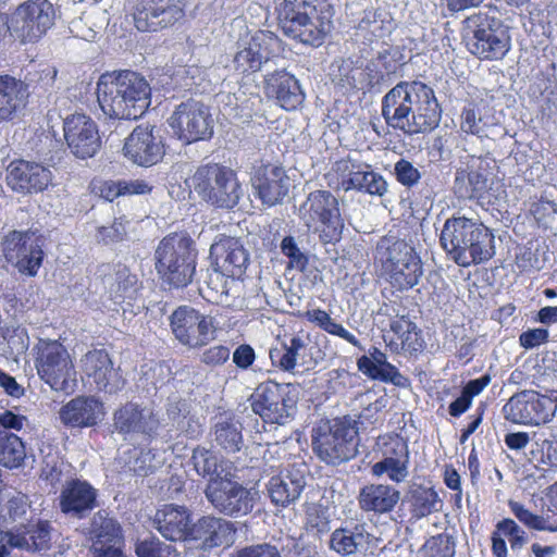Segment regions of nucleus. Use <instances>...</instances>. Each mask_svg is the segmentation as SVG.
Instances as JSON below:
<instances>
[{"mask_svg": "<svg viewBox=\"0 0 557 557\" xmlns=\"http://www.w3.org/2000/svg\"><path fill=\"white\" fill-rule=\"evenodd\" d=\"M385 123L407 135L430 133L442 117V109L431 86L421 81H401L382 98Z\"/></svg>", "mask_w": 557, "mask_h": 557, "instance_id": "obj_1", "label": "nucleus"}, {"mask_svg": "<svg viewBox=\"0 0 557 557\" xmlns=\"http://www.w3.org/2000/svg\"><path fill=\"white\" fill-rule=\"evenodd\" d=\"M97 99L109 117L137 120L150 104V86L144 76L129 70L106 72L97 83Z\"/></svg>", "mask_w": 557, "mask_h": 557, "instance_id": "obj_2", "label": "nucleus"}, {"mask_svg": "<svg viewBox=\"0 0 557 557\" xmlns=\"http://www.w3.org/2000/svg\"><path fill=\"white\" fill-rule=\"evenodd\" d=\"M333 7L326 0H283L277 21L283 33L304 45L320 47L332 28Z\"/></svg>", "mask_w": 557, "mask_h": 557, "instance_id": "obj_3", "label": "nucleus"}, {"mask_svg": "<svg viewBox=\"0 0 557 557\" xmlns=\"http://www.w3.org/2000/svg\"><path fill=\"white\" fill-rule=\"evenodd\" d=\"M440 243L446 253L465 268L484 263L495 255L492 230L465 216L450 218L445 222Z\"/></svg>", "mask_w": 557, "mask_h": 557, "instance_id": "obj_4", "label": "nucleus"}, {"mask_svg": "<svg viewBox=\"0 0 557 557\" xmlns=\"http://www.w3.org/2000/svg\"><path fill=\"white\" fill-rule=\"evenodd\" d=\"M374 263L379 277L397 293L413 288L423 275L419 252L401 238L383 236L376 244Z\"/></svg>", "mask_w": 557, "mask_h": 557, "instance_id": "obj_5", "label": "nucleus"}, {"mask_svg": "<svg viewBox=\"0 0 557 557\" xmlns=\"http://www.w3.org/2000/svg\"><path fill=\"white\" fill-rule=\"evenodd\" d=\"M198 252L186 234L165 235L154 250V269L160 281L171 288L187 287L194 280Z\"/></svg>", "mask_w": 557, "mask_h": 557, "instance_id": "obj_6", "label": "nucleus"}, {"mask_svg": "<svg viewBox=\"0 0 557 557\" xmlns=\"http://www.w3.org/2000/svg\"><path fill=\"white\" fill-rule=\"evenodd\" d=\"M190 182L195 193L215 208L233 209L239 202L242 185L230 166L214 162L199 165Z\"/></svg>", "mask_w": 557, "mask_h": 557, "instance_id": "obj_7", "label": "nucleus"}, {"mask_svg": "<svg viewBox=\"0 0 557 557\" xmlns=\"http://www.w3.org/2000/svg\"><path fill=\"white\" fill-rule=\"evenodd\" d=\"M356 436L357 430L346 419H322L312 429V450L325 463L338 465L356 456Z\"/></svg>", "mask_w": 557, "mask_h": 557, "instance_id": "obj_8", "label": "nucleus"}, {"mask_svg": "<svg viewBox=\"0 0 557 557\" xmlns=\"http://www.w3.org/2000/svg\"><path fill=\"white\" fill-rule=\"evenodd\" d=\"M466 23L472 33L470 51L480 60L504 59L511 47L508 27L488 12L479 11L467 17Z\"/></svg>", "mask_w": 557, "mask_h": 557, "instance_id": "obj_9", "label": "nucleus"}, {"mask_svg": "<svg viewBox=\"0 0 557 557\" xmlns=\"http://www.w3.org/2000/svg\"><path fill=\"white\" fill-rule=\"evenodd\" d=\"M304 208L306 225L318 233L323 244H336L341 240L345 223L338 199L331 191H311Z\"/></svg>", "mask_w": 557, "mask_h": 557, "instance_id": "obj_10", "label": "nucleus"}, {"mask_svg": "<svg viewBox=\"0 0 557 557\" xmlns=\"http://www.w3.org/2000/svg\"><path fill=\"white\" fill-rule=\"evenodd\" d=\"M249 400L252 411L264 422L282 425L293 417L297 396L290 384L268 380L256 387Z\"/></svg>", "mask_w": 557, "mask_h": 557, "instance_id": "obj_11", "label": "nucleus"}, {"mask_svg": "<svg viewBox=\"0 0 557 557\" xmlns=\"http://www.w3.org/2000/svg\"><path fill=\"white\" fill-rule=\"evenodd\" d=\"M55 11L48 0H26L5 22L8 30L22 44L38 41L54 23Z\"/></svg>", "mask_w": 557, "mask_h": 557, "instance_id": "obj_12", "label": "nucleus"}, {"mask_svg": "<svg viewBox=\"0 0 557 557\" xmlns=\"http://www.w3.org/2000/svg\"><path fill=\"white\" fill-rule=\"evenodd\" d=\"M1 256L22 275L34 277L42 265V242L29 231H11L0 242Z\"/></svg>", "mask_w": 557, "mask_h": 557, "instance_id": "obj_13", "label": "nucleus"}, {"mask_svg": "<svg viewBox=\"0 0 557 557\" xmlns=\"http://www.w3.org/2000/svg\"><path fill=\"white\" fill-rule=\"evenodd\" d=\"M557 405L549 396L525 389L513 394L503 407L507 421L515 424L539 426L550 422Z\"/></svg>", "mask_w": 557, "mask_h": 557, "instance_id": "obj_14", "label": "nucleus"}, {"mask_svg": "<svg viewBox=\"0 0 557 557\" xmlns=\"http://www.w3.org/2000/svg\"><path fill=\"white\" fill-rule=\"evenodd\" d=\"M185 0H133L131 15L141 33L171 28L185 16Z\"/></svg>", "mask_w": 557, "mask_h": 557, "instance_id": "obj_15", "label": "nucleus"}, {"mask_svg": "<svg viewBox=\"0 0 557 557\" xmlns=\"http://www.w3.org/2000/svg\"><path fill=\"white\" fill-rule=\"evenodd\" d=\"M170 326L175 338L189 348H201L216 337L218 327L212 317L190 306H180L170 315Z\"/></svg>", "mask_w": 557, "mask_h": 557, "instance_id": "obj_16", "label": "nucleus"}, {"mask_svg": "<svg viewBox=\"0 0 557 557\" xmlns=\"http://www.w3.org/2000/svg\"><path fill=\"white\" fill-rule=\"evenodd\" d=\"M169 124L178 139L186 144L206 140L213 135V119L209 109L194 99L180 103Z\"/></svg>", "mask_w": 557, "mask_h": 557, "instance_id": "obj_17", "label": "nucleus"}, {"mask_svg": "<svg viewBox=\"0 0 557 557\" xmlns=\"http://www.w3.org/2000/svg\"><path fill=\"white\" fill-rule=\"evenodd\" d=\"M205 494L208 502L225 516L242 517L253 509L252 490L227 475L208 482Z\"/></svg>", "mask_w": 557, "mask_h": 557, "instance_id": "obj_18", "label": "nucleus"}, {"mask_svg": "<svg viewBox=\"0 0 557 557\" xmlns=\"http://www.w3.org/2000/svg\"><path fill=\"white\" fill-rule=\"evenodd\" d=\"M63 136L70 151L78 159L92 158L101 148L97 123L85 113H73L63 121Z\"/></svg>", "mask_w": 557, "mask_h": 557, "instance_id": "obj_19", "label": "nucleus"}, {"mask_svg": "<svg viewBox=\"0 0 557 557\" xmlns=\"http://www.w3.org/2000/svg\"><path fill=\"white\" fill-rule=\"evenodd\" d=\"M289 181L285 169L272 162L255 165L250 176L255 197L268 207L283 201L289 191Z\"/></svg>", "mask_w": 557, "mask_h": 557, "instance_id": "obj_20", "label": "nucleus"}, {"mask_svg": "<svg viewBox=\"0 0 557 557\" xmlns=\"http://www.w3.org/2000/svg\"><path fill=\"white\" fill-rule=\"evenodd\" d=\"M210 258L215 271L233 280H243L250 264L249 252L243 243L226 235H221L211 245Z\"/></svg>", "mask_w": 557, "mask_h": 557, "instance_id": "obj_21", "label": "nucleus"}, {"mask_svg": "<svg viewBox=\"0 0 557 557\" xmlns=\"http://www.w3.org/2000/svg\"><path fill=\"white\" fill-rule=\"evenodd\" d=\"M153 126L137 125L123 146L124 156L140 166H151L160 162L164 156V144L153 135Z\"/></svg>", "mask_w": 557, "mask_h": 557, "instance_id": "obj_22", "label": "nucleus"}, {"mask_svg": "<svg viewBox=\"0 0 557 557\" xmlns=\"http://www.w3.org/2000/svg\"><path fill=\"white\" fill-rule=\"evenodd\" d=\"M5 180L13 191L33 194L45 190L51 183L52 174L40 163L17 159L8 165Z\"/></svg>", "mask_w": 557, "mask_h": 557, "instance_id": "obj_23", "label": "nucleus"}, {"mask_svg": "<svg viewBox=\"0 0 557 557\" xmlns=\"http://www.w3.org/2000/svg\"><path fill=\"white\" fill-rule=\"evenodd\" d=\"M82 362L83 371L99 392L116 394L124 388L126 381L120 369L113 367L107 350H87Z\"/></svg>", "mask_w": 557, "mask_h": 557, "instance_id": "obj_24", "label": "nucleus"}, {"mask_svg": "<svg viewBox=\"0 0 557 557\" xmlns=\"http://www.w3.org/2000/svg\"><path fill=\"white\" fill-rule=\"evenodd\" d=\"M153 524L168 541H191L195 523H193L190 511L185 506L163 505L156 511Z\"/></svg>", "mask_w": 557, "mask_h": 557, "instance_id": "obj_25", "label": "nucleus"}, {"mask_svg": "<svg viewBox=\"0 0 557 557\" xmlns=\"http://www.w3.org/2000/svg\"><path fill=\"white\" fill-rule=\"evenodd\" d=\"M36 368L39 376L52 389L67 393L70 389L72 360L67 350H37Z\"/></svg>", "mask_w": 557, "mask_h": 557, "instance_id": "obj_26", "label": "nucleus"}, {"mask_svg": "<svg viewBox=\"0 0 557 557\" xmlns=\"http://www.w3.org/2000/svg\"><path fill=\"white\" fill-rule=\"evenodd\" d=\"M263 91L269 99H273L286 111H294L305 101L298 79L285 70L267 74L263 79Z\"/></svg>", "mask_w": 557, "mask_h": 557, "instance_id": "obj_27", "label": "nucleus"}, {"mask_svg": "<svg viewBox=\"0 0 557 557\" xmlns=\"http://www.w3.org/2000/svg\"><path fill=\"white\" fill-rule=\"evenodd\" d=\"M104 414L103 403L95 396L85 395L72 398L59 411V418L65 426L77 429L96 426Z\"/></svg>", "mask_w": 557, "mask_h": 557, "instance_id": "obj_28", "label": "nucleus"}, {"mask_svg": "<svg viewBox=\"0 0 557 557\" xmlns=\"http://www.w3.org/2000/svg\"><path fill=\"white\" fill-rule=\"evenodd\" d=\"M97 490L87 481L72 479L60 494V509L78 519L87 516L97 506Z\"/></svg>", "mask_w": 557, "mask_h": 557, "instance_id": "obj_29", "label": "nucleus"}, {"mask_svg": "<svg viewBox=\"0 0 557 557\" xmlns=\"http://www.w3.org/2000/svg\"><path fill=\"white\" fill-rule=\"evenodd\" d=\"M281 46L280 39L274 35L255 36L247 47L237 51L234 57L235 70L240 74H250L258 72L263 62L272 58L269 48Z\"/></svg>", "mask_w": 557, "mask_h": 557, "instance_id": "obj_30", "label": "nucleus"}, {"mask_svg": "<svg viewBox=\"0 0 557 557\" xmlns=\"http://www.w3.org/2000/svg\"><path fill=\"white\" fill-rule=\"evenodd\" d=\"M236 531L232 521L205 516L195 523L191 541H200L206 548L230 546L234 543Z\"/></svg>", "mask_w": 557, "mask_h": 557, "instance_id": "obj_31", "label": "nucleus"}, {"mask_svg": "<svg viewBox=\"0 0 557 557\" xmlns=\"http://www.w3.org/2000/svg\"><path fill=\"white\" fill-rule=\"evenodd\" d=\"M211 434L216 446L226 454H235L244 446L243 423L233 412H222L215 416Z\"/></svg>", "mask_w": 557, "mask_h": 557, "instance_id": "obj_32", "label": "nucleus"}, {"mask_svg": "<svg viewBox=\"0 0 557 557\" xmlns=\"http://www.w3.org/2000/svg\"><path fill=\"white\" fill-rule=\"evenodd\" d=\"M373 358L362 356L358 359V370L367 377L383 383H391L397 387H407L410 384L408 377L398 369L386 361V355L381 350H373Z\"/></svg>", "mask_w": 557, "mask_h": 557, "instance_id": "obj_33", "label": "nucleus"}, {"mask_svg": "<svg viewBox=\"0 0 557 557\" xmlns=\"http://www.w3.org/2000/svg\"><path fill=\"white\" fill-rule=\"evenodd\" d=\"M114 426L121 434L141 433L151 436L157 432L158 420L146 417L139 405L127 403L114 413Z\"/></svg>", "mask_w": 557, "mask_h": 557, "instance_id": "obj_34", "label": "nucleus"}, {"mask_svg": "<svg viewBox=\"0 0 557 557\" xmlns=\"http://www.w3.org/2000/svg\"><path fill=\"white\" fill-rule=\"evenodd\" d=\"M96 525V521L94 522ZM96 542L92 557H127L124 550V539L116 521L103 518L99 528L94 527Z\"/></svg>", "mask_w": 557, "mask_h": 557, "instance_id": "obj_35", "label": "nucleus"}, {"mask_svg": "<svg viewBox=\"0 0 557 557\" xmlns=\"http://www.w3.org/2000/svg\"><path fill=\"white\" fill-rule=\"evenodd\" d=\"M27 85L10 75H0V120H12L27 102Z\"/></svg>", "mask_w": 557, "mask_h": 557, "instance_id": "obj_36", "label": "nucleus"}, {"mask_svg": "<svg viewBox=\"0 0 557 557\" xmlns=\"http://www.w3.org/2000/svg\"><path fill=\"white\" fill-rule=\"evenodd\" d=\"M454 191L459 198L483 201L488 191L486 170L481 166L476 169L468 166L467 169L457 170Z\"/></svg>", "mask_w": 557, "mask_h": 557, "instance_id": "obj_37", "label": "nucleus"}, {"mask_svg": "<svg viewBox=\"0 0 557 557\" xmlns=\"http://www.w3.org/2000/svg\"><path fill=\"white\" fill-rule=\"evenodd\" d=\"M306 485L304 476L280 473L270 479L267 490L271 502L277 507H287L299 498Z\"/></svg>", "mask_w": 557, "mask_h": 557, "instance_id": "obj_38", "label": "nucleus"}, {"mask_svg": "<svg viewBox=\"0 0 557 557\" xmlns=\"http://www.w3.org/2000/svg\"><path fill=\"white\" fill-rule=\"evenodd\" d=\"M399 496V492L391 485L370 484L361 488L359 505L364 511L386 513L394 509Z\"/></svg>", "mask_w": 557, "mask_h": 557, "instance_id": "obj_39", "label": "nucleus"}, {"mask_svg": "<svg viewBox=\"0 0 557 557\" xmlns=\"http://www.w3.org/2000/svg\"><path fill=\"white\" fill-rule=\"evenodd\" d=\"M386 348H417L422 346L421 331L407 317H397L384 330Z\"/></svg>", "mask_w": 557, "mask_h": 557, "instance_id": "obj_40", "label": "nucleus"}, {"mask_svg": "<svg viewBox=\"0 0 557 557\" xmlns=\"http://www.w3.org/2000/svg\"><path fill=\"white\" fill-rule=\"evenodd\" d=\"M362 164L351 158H341L334 161L323 177L329 188L333 190H352L358 184Z\"/></svg>", "mask_w": 557, "mask_h": 557, "instance_id": "obj_41", "label": "nucleus"}, {"mask_svg": "<svg viewBox=\"0 0 557 557\" xmlns=\"http://www.w3.org/2000/svg\"><path fill=\"white\" fill-rule=\"evenodd\" d=\"M503 536H507L512 550H519L527 542L525 532L515 520L504 518L495 525L492 532V554L494 557H508L507 545Z\"/></svg>", "mask_w": 557, "mask_h": 557, "instance_id": "obj_42", "label": "nucleus"}, {"mask_svg": "<svg viewBox=\"0 0 557 557\" xmlns=\"http://www.w3.org/2000/svg\"><path fill=\"white\" fill-rule=\"evenodd\" d=\"M405 502L409 506L410 520L418 521L441 509L442 500L434 487L417 485L410 488Z\"/></svg>", "mask_w": 557, "mask_h": 557, "instance_id": "obj_43", "label": "nucleus"}, {"mask_svg": "<svg viewBox=\"0 0 557 557\" xmlns=\"http://www.w3.org/2000/svg\"><path fill=\"white\" fill-rule=\"evenodd\" d=\"M380 9H367L356 27L357 36L369 44L377 42L391 34L393 21Z\"/></svg>", "mask_w": 557, "mask_h": 557, "instance_id": "obj_44", "label": "nucleus"}, {"mask_svg": "<svg viewBox=\"0 0 557 557\" xmlns=\"http://www.w3.org/2000/svg\"><path fill=\"white\" fill-rule=\"evenodd\" d=\"M364 543L363 527L337 528L330 536L329 546L342 557L350 556L359 550Z\"/></svg>", "mask_w": 557, "mask_h": 557, "instance_id": "obj_45", "label": "nucleus"}, {"mask_svg": "<svg viewBox=\"0 0 557 557\" xmlns=\"http://www.w3.org/2000/svg\"><path fill=\"white\" fill-rule=\"evenodd\" d=\"M190 463L196 473L202 479H207L208 482L223 478L221 475L223 472V459L210 448L203 446L195 447L190 457Z\"/></svg>", "mask_w": 557, "mask_h": 557, "instance_id": "obj_46", "label": "nucleus"}, {"mask_svg": "<svg viewBox=\"0 0 557 557\" xmlns=\"http://www.w3.org/2000/svg\"><path fill=\"white\" fill-rule=\"evenodd\" d=\"M26 458V447L22 438L0 430V466L15 469L23 465Z\"/></svg>", "mask_w": 557, "mask_h": 557, "instance_id": "obj_47", "label": "nucleus"}, {"mask_svg": "<svg viewBox=\"0 0 557 557\" xmlns=\"http://www.w3.org/2000/svg\"><path fill=\"white\" fill-rule=\"evenodd\" d=\"M114 283L111 287L114 298L119 302L125 299H135L143 285L137 274L132 273L131 269L123 263H117L114 268Z\"/></svg>", "mask_w": 557, "mask_h": 557, "instance_id": "obj_48", "label": "nucleus"}, {"mask_svg": "<svg viewBox=\"0 0 557 557\" xmlns=\"http://www.w3.org/2000/svg\"><path fill=\"white\" fill-rule=\"evenodd\" d=\"M50 524L48 521H38L23 525L17 534V545L28 549L42 550L49 547Z\"/></svg>", "mask_w": 557, "mask_h": 557, "instance_id": "obj_49", "label": "nucleus"}, {"mask_svg": "<svg viewBox=\"0 0 557 557\" xmlns=\"http://www.w3.org/2000/svg\"><path fill=\"white\" fill-rule=\"evenodd\" d=\"M530 461L542 470L557 468V436L535 441L530 450Z\"/></svg>", "mask_w": 557, "mask_h": 557, "instance_id": "obj_50", "label": "nucleus"}, {"mask_svg": "<svg viewBox=\"0 0 557 557\" xmlns=\"http://www.w3.org/2000/svg\"><path fill=\"white\" fill-rule=\"evenodd\" d=\"M376 445L383 458L410 460L408 440L398 433L391 432L379 436Z\"/></svg>", "mask_w": 557, "mask_h": 557, "instance_id": "obj_51", "label": "nucleus"}, {"mask_svg": "<svg viewBox=\"0 0 557 557\" xmlns=\"http://www.w3.org/2000/svg\"><path fill=\"white\" fill-rule=\"evenodd\" d=\"M420 557H455L456 542L448 533L430 536L419 549Z\"/></svg>", "mask_w": 557, "mask_h": 557, "instance_id": "obj_52", "label": "nucleus"}, {"mask_svg": "<svg viewBox=\"0 0 557 557\" xmlns=\"http://www.w3.org/2000/svg\"><path fill=\"white\" fill-rule=\"evenodd\" d=\"M508 506L515 517L527 528L535 531H548V532H557V523L549 522L548 519L543 516L533 513L529 509H527L521 503L510 500Z\"/></svg>", "mask_w": 557, "mask_h": 557, "instance_id": "obj_53", "label": "nucleus"}, {"mask_svg": "<svg viewBox=\"0 0 557 557\" xmlns=\"http://www.w3.org/2000/svg\"><path fill=\"white\" fill-rule=\"evenodd\" d=\"M410 460L383 458L371 467V473L374 476L387 474L388 479L395 483L403 482L408 476V467Z\"/></svg>", "mask_w": 557, "mask_h": 557, "instance_id": "obj_54", "label": "nucleus"}, {"mask_svg": "<svg viewBox=\"0 0 557 557\" xmlns=\"http://www.w3.org/2000/svg\"><path fill=\"white\" fill-rule=\"evenodd\" d=\"M305 529L308 533L321 536L330 531L327 509L320 504H311L305 511Z\"/></svg>", "mask_w": 557, "mask_h": 557, "instance_id": "obj_55", "label": "nucleus"}, {"mask_svg": "<svg viewBox=\"0 0 557 557\" xmlns=\"http://www.w3.org/2000/svg\"><path fill=\"white\" fill-rule=\"evenodd\" d=\"M370 165H362L358 184L354 190L362 191L372 196H383L387 191V182L382 174L369 170Z\"/></svg>", "mask_w": 557, "mask_h": 557, "instance_id": "obj_56", "label": "nucleus"}, {"mask_svg": "<svg viewBox=\"0 0 557 557\" xmlns=\"http://www.w3.org/2000/svg\"><path fill=\"white\" fill-rule=\"evenodd\" d=\"M134 552L137 557H170L172 553L178 557L175 547L166 545L156 535L138 539Z\"/></svg>", "mask_w": 557, "mask_h": 557, "instance_id": "obj_57", "label": "nucleus"}, {"mask_svg": "<svg viewBox=\"0 0 557 557\" xmlns=\"http://www.w3.org/2000/svg\"><path fill=\"white\" fill-rule=\"evenodd\" d=\"M0 344L9 348H28L29 336L27 330L14 322L0 326Z\"/></svg>", "mask_w": 557, "mask_h": 557, "instance_id": "obj_58", "label": "nucleus"}, {"mask_svg": "<svg viewBox=\"0 0 557 557\" xmlns=\"http://www.w3.org/2000/svg\"><path fill=\"white\" fill-rule=\"evenodd\" d=\"M481 108L479 102L471 101L463 107L460 114V129L468 135H479L481 132L480 122Z\"/></svg>", "mask_w": 557, "mask_h": 557, "instance_id": "obj_59", "label": "nucleus"}, {"mask_svg": "<svg viewBox=\"0 0 557 557\" xmlns=\"http://www.w3.org/2000/svg\"><path fill=\"white\" fill-rule=\"evenodd\" d=\"M529 213L534 218L537 225L547 226L557 213V205L553 200L541 197L530 203Z\"/></svg>", "mask_w": 557, "mask_h": 557, "instance_id": "obj_60", "label": "nucleus"}, {"mask_svg": "<svg viewBox=\"0 0 557 557\" xmlns=\"http://www.w3.org/2000/svg\"><path fill=\"white\" fill-rule=\"evenodd\" d=\"M396 181L406 188H412L421 180V173L409 160L399 159L394 165Z\"/></svg>", "mask_w": 557, "mask_h": 557, "instance_id": "obj_61", "label": "nucleus"}, {"mask_svg": "<svg viewBox=\"0 0 557 557\" xmlns=\"http://www.w3.org/2000/svg\"><path fill=\"white\" fill-rule=\"evenodd\" d=\"M337 70L333 71L334 82L346 89H355L356 74L358 67L355 66V62L351 59H341L336 65Z\"/></svg>", "mask_w": 557, "mask_h": 557, "instance_id": "obj_62", "label": "nucleus"}, {"mask_svg": "<svg viewBox=\"0 0 557 557\" xmlns=\"http://www.w3.org/2000/svg\"><path fill=\"white\" fill-rule=\"evenodd\" d=\"M281 250L288 258V264L299 271H305L308 267V257L300 251L293 236H285L281 243Z\"/></svg>", "mask_w": 557, "mask_h": 557, "instance_id": "obj_63", "label": "nucleus"}, {"mask_svg": "<svg viewBox=\"0 0 557 557\" xmlns=\"http://www.w3.org/2000/svg\"><path fill=\"white\" fill-rule=\"evenodd\" d=\"M127 225L125 216L115 218L110 226H100L98 234L104 244L119 243L125 239Z\"/></svg>", "mask_w": 557, "mask_h": 557, "instance_id": "obj_64", "label": "nucleus"}]
</instances>
